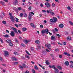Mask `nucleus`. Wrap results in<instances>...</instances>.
Wrapping results in <instances>:
<instances>
[{
    "label": "nucleus",
    "mask_w": 73,
    "mask_h": 73,
    "mask_svg": "<svg viewBox=\"0 0 73 73\" xmlns=\"http://www.w3.org/2000/svg\"><path fill=\"white\" fill-rule=\"evenodd\" d=\"M6 42L9 44V43H10L11 42V40H6Z\"/></svg>",
    "instance_id": "20"
},
{
    "label": "nucleus",
    "mask_w": 73,
    "mask_h": 73,
    "mask_svg": "<svg viewBox=\"0 0 73 73\" xmlns=\"http://www.w3.org/2000/svg\"><path fill=\"white\" fill-rule=\"evenodd\" d=\"M0 41L1 42H2V43H3V40H2V39L0 38Z\"/></svg>",
    "instance_id": "50"
},
{
    "label": "nucleus",
    "mask_w": 73,
    "mask_h": 73,
    "mask_svg": "<svg viewBox=\"0 0 73 73\" xmlns=\"http://www.w3.org/2000/svg\"><path fill=\"white\" fill-rule=\"evenodd\" d=\"M19 67L20 68H21V69H24V67H23V66H21V65H19Z\"/></svg>",
    "instance_id": "17"
},
{
    "label": "nucleus",
    "mask_w": 73,
    "mask_h": 73,
    "mask_svg": "<svg viewBox=\"0 0 73 73\" xmlns=\"http://www.w3.org/2000/svg\"><path fill=\"white\" fill-rule=\"evenodd\" d=\"M2 23H3V24H6V21H3L2 22Z\"/></svg>",
    "instance_id": "47"
},
{
    "label": "nucleus",
    "mask_w": 73,
    "mask_h": 73,
    "mask_svg": "<svg viewBox=\"0 0 73 73\" xmlns=\"http://www.w3.org/2000/svg\"><path fill=\"white\" fill-rule=\"evenodd\" d=\"M40 27L41 28H42L44 27V26L42 25H40Z\"/></svg>",
    "instance_id": "46"
},
{
    "label": "nucleus",
    "mask_w": 73,
    "mask_h": 73,
    "mask_svg": "<svg viewBox=\"0 0 73 73\" xmlns=\"http://www.w3.org/2000/svg\"><path fill=\"white\" fill-rule=\"evenodd\" d=\"M45 5H46V7L47 8H49V7H50V3L48 2H46L45 3Z\"/></svg>",
    "instance_id": "4"
},
{
    "label": "nucleus",
    "mask_w": 73,
    "mask_h": 73,
    "mask_svg": "<svg viewBox=\"0 0 73 73\" xmlns=\"http://www.w3.org/2000/svg\"><path fill=\"white\" fill-rule=\"evenodd\" d=\"M50 56L51 57H53V54H50Z\"/></svg>",
    "instance_id": "64"
},
{
    "label": "nucleus",
    "mask_w": 73,
    "mask_h": 73,
    "mask_svg": "<svg viewBox=\"0 0 73 73\" xmlns=\"http://www.w3.org/2000/svg\"><path fill=\"white\" fill-rule=\"evenodd\" d=\"M52 68H53V69H54V70L55 69H56V66H55L53 65H52Z\"/></svg>",
    "instance_id": "35"
},
{
    "label": "nucleus",
    "mask_w": 73,
    "mask_h": 73,
    "mask_svg": "<svg viewBox=\"0 0 73 73\" xmlns=\"http://www.w3.org/2000/svg\"><path fill=\"white\" fill-rule=\"evenodd\" d=\"M34 68L35 70H38V68L37 66L36 65L35 66Z\"/></svg>",
    "instance_id": "14"
},
{
    "label": "nucleus",
    "mask_w": 73,
    "mask_h": 73,
    "mask_svg": "<svg viewBox=\"0 0 73 73\" xmlns=\"http://www.w3.org/2000/svg\"><path fill=\"white\" fill-rule=\"evenodd\" d=\"M40 7H43V5L42 4V3H41L40 4Z\"/></svg>",
    "instance_id": "63"
},
{
    "label": "nucleus",
    "mask_w": 73,
    "mask_h": 73,
    "mask_svg": "<svg viewBox=\"0 0 73 73\" xmlns=\"http://www.w3.org/2000/svg\"><path fill=\"white\" fill-rule=\"evenodd\" d=\"M42 12H46V11H45L44 10H42Z\"/></svg>",
    "instance_id": "62"
},
{
    "label": "nucleus",
    "mask_w": 73,
    "mask_h": 73,
    "mask_svg": "<svg viewBox=\"0 0 73 73\" xmlns=\"http://www.w3.org/2000/svg\"><path fill=\"white\" fill-rule=\"evenodd\" d=\"M32 72H33V73H36V72L35 71V70L34 69H33L32 70Z\"/></svg>",
    "instance_id": "42"
},
{
    "label": "nucleus",
    "mask_w": 73,
    "mask_h": 73,
    "mask_svg": "<svg viewBox=\"0 0 73 73\" xmlns=\"http://www.w3.org/2000/svg\"><path fill=\"white\" fill-rule=\"evenodd\" d=\"M54 30L55 31H56V32H57L58 31V29L57 28H55Z\"/></svg>",
    "instance_id": "57"
},
{
    "label": "nucleus",
    "mask_w": 73,
    "mask_h": 73,
    "mask_svg": "<svg viewBox=\"0 0 73 73\" xmlns=\"http://www.w3.org/2000/svg\"><path fill=\"white\" fill-rule=\"evenodd\" d=\"M63 44L64 45H66V42H63Z\"/></svg>",
    "instance_id": "56"
},
{
    "label": "nucleus",
    "mask_w": 73,
    "mask_h": 73,
    "mask_svg": "<svg viewBox=\"0 0 73 73\" xmlns=\"http://www.w3.org/2000/svg\"><path fill=\"white\" fill-rule=\"evenodd\" d=\"M14 54H16V55H18L19 54L18 53L16 52H14Z\"/></svg>",
    "instance_id": "39"
},
{
    "label": "nucleus",
    "mask_w": 73,
    "mask_h": 73,
    "mask_svg": "<svg viewBox=\"0 0 73 73\" xmlns=\"http://www.w3.org/2000/svg\"><path fill=\"white\" fill-rule=\"evenodd\" d=\"M15 19H16L15 20V21L16 23H17L19 21V19H18V18L15 17Z\"/></svg>",
    "instance_id": "27"
},
{
    "label": "nucleus",
    "mask_w": 73,
    "mask_h": 73,
    "mask_svg": "<svg viewBox=\"0 0 73 73\" xmlns=\"http://www.w3.org/2000/svg\"><path fill=\"white\" fill-rule=\"evenodd\" d=\"M12 29L13 30V31H15V32H16V31H17V30H16V29L15 28L13 27Z\"/></svg>",
    "instance_id": "31"
},
{
    "label": "nucleus",
    "mask_w": 73,
    "mask_h": 73,
    "mask_svg": "<svg viewBox=\"0 0 73 73\" xmlns=\"http://www.w3.org/2000/svg\"><path fill=\"white\" fill-rule=\"evenodd\" d=\"M23 15L25 17H27V16H28V15H27V14L25 13H24Z\"/></svg>",
    "instance_id": "21"
},
{
    "label": "nucleus",
    "mask_w": 73,
    "mask_h": 73,
    "mask_svg": "<svg viewBox=\"0 0 73 73\" xmlns=\"http://www.w3.org/2000/svg\"><path fill=\"white\" fill-rule=\"evenodd\" d=\"M67 40H69L70 41V40H71V38L70 37L68 36L67 37Z\"/></svg>",
    "instance_id": "25"
},
{
    "label": "nucleus",
    "mask_w": 73,
    "mask_h": 73,
    "mask_svg": "<svg viewBox=\"0 0 73 73\" xmlns=\"http://www.w3.org/2000/svg\"><path fill=\"white\" fill-rule=\"evenodd\" d=\"M15 26L17 27V28H18L19 27V26L17 24H15Z\"/></svg>",
    "instance_id": "49"
},
{
    "label": "nucleus",
    "mask_w": 73,
    "mask_h": 73,
    "mask_svg": "<svg viewBox=\"0 0 73 73\" xmlns=\"http://www.w3.org/2000/svg\"><path fill=\"white\" fill-rule=\"evenodd\" d=\"M31 62L32 64H35V62H34L32 61H31Z\"/></svg>",
    "instance_id": "60"
},
{
    "label": "nucleus",
    "mask_w": 73,
    "mask_h": 73,
    "mask_svg": "<svg viewBox=\"0 0 73 73\" xmlns=\"http://www.w3.org/2000/svg\"><path fill=\"white\" fill-rule=\"evenodd\" d=\"M59 56L60 58H62V55H59Z\"/></svg>",
    "instance_id": "59"
},
{
    "label": "nucleus",
    "mask_w": 73,
    "mask_h": 73,
    "mask_svg": "<svg viewBox=\"0 0 73 73\" xmlns=\"http://www.w3.org/2000/svg\"><path fill=\"white\" fill-rule=\"evenodd\" d=\"M67 9H68V10H71V9L70 8V7H67Z\"/></svg>",
    "instance_id": "51"
},
{
    "label": "nucleus",
    "mask_w": 73,
    "mask_h": 73,
    "mask_svg": "<svg viewBox=\"0 0 73 73\" xmlns=\"http://www.w3.org/2000/svg\"><path fill=\"white\" fill-rule=\"evenodd\" d=\"M0 3H1V4H3V5H4V2H3L1 1Z\"/></svg>",
    "instance_id": "53"
},
{
    "label": "nucleus",
    "mask_w": 73,
    "mask_h": 73,
    "mask_svg": "<svg viewBox=\"0 0 73 73\" xmlns=\"http://www.w3.org/2000/svg\"><path fill=\"white\" fill-rule=\"evenodd\" d=\"M41 33L42 34H44V33H47L48 34L49 33V30L48 29H46L45 30H43L41 31Z\"/></svg>",
    "instance_id": "1"
},
{
    "label": "nucleus",
    "mask_w": 73,
    "mask_h": 73,
    "mask_svg": "<svg viewBox=\"0 0 73 73\" xmlns=\"http://www.w3.org/2000/svg\"><path fill=\"white\" fill-rule=\"evenodd\" d=\"M20 17H23V14L22 13H21L20 14Z\"/></svg>",
    "instance_id": "48"
},
{
    "label": "nucleus",
    "mask_w": 73,
    "mask_h": 73,
    "mask_svg": "<svg viewBox=\"0 0 73 73\" xmlns=\"http://www.w3.org/2000/svg\"><path fill=\"white\" fill-rule=\"evenodd\" d=\"M9 45L10 46H12L13 45V44H12L11 42L10 43H9Z\"/></svg>",
    "instance_id": "38"
},
{
    "label": "nucleus",
    "mask_w": 73,
    "mask_h": 73,
    "mask_svg": "<svg viewBox=\"0 0 73 73\" xmlns=\"http://www.w3.org/2000/svg\"><path fill=\"white\" fill-rule=\"evenodd\" d=\"M59 27L60 28H63L64 27V25L63 24H61L59 25Z\"/></svg>",
    "instance_id": "16"
},
{
    "label": "nucleus",
    "mask_w": 73,
    "mask_h": 73,
    "mask_svg": "<svg viewBox=\"0 0 73 73\" xmlns=\"http://www.w3.org/2000/svg\"><path fill=\"white\" fill-rule=\"evenodd\" d=\"M46 65H50V63L49 62V61L48 60H46Z\"/></svg>",
    "instance_id": "12"
},
{
    "label": "nucleus",
    "mask_w": 73,
    "mask_h": 73,
    "mask_svg": "<svg viewBox=\"0 0 73 73\" xmlns=\"http://www.w3.org/2000/svg\"><path fill=\"white\" fill-rule=\"evenodd\" d=\"M9 15L10 16V18L11 17H13V16H12V13H9Z\"/></svg>",
    "instance_id": "34"
},
{
    "label": "nucleus",
    "mask_w": 73,
    "mask_h": 73,
    "mask_svg": "<svg viewBox=\"0 0 73 73\" xmlns=\"http://www.w3.org/2000/svg\"><path fill=\"white\" fill-rule=\"evenodd\" d=\"M55 51L56 52H58L59 50H58V49H56Z\"/></svg>",
    "instance_id": "55"
},
{
    "label": "nucleus",
    "mask_w": 73,
    "mask_h": 73,
    "mask_svg": "<svg viewBox=\"0 0 73 73\" xmlns=\"http://www.w3.org/2000/svg\"><path fill=\"white\" fill-rule=\"evenodd\" d=\"M10 19H11V21H12V22H13V23H14V22H15V19L13 17H11Z\"/></svg>",
    "instance_id": "8"
},
{
    "label": "nucleus",
    "mask_w": 73,
    "mask_h": 73,
    "mask_svg": "<svg viewBox=\"0 0 73 73\" xmlns=\"http://www.w3.org/2000/svg\"><path fill=\"white\" fill-rule=\"evenodd\" d=\"M12 60H15V61H17V59L14 57H12Z\"/></svg>",
    "instance_id": "24"
},
{
    "label": "nucleus",
    "mask_w": 73,
    "mask_h": 73,
    "mask_svg": "<svg viewBox=\"0 0 73 73\" xmlns=\"http://www.w3.org/2000/svg\"><path fill=\"white\" fill-rule=\"evenodd\" d=\"M38 47L39 49H41V47H40V46H38Z\"/></svg>",
    "instance_id": "61"
},
{
    "label": "nucleus",
    "mask_w": 73,
    "mask_h": 73,
    "mask_svg": "<svg viewBox=\"0 0 73 73\" xmlns=\"http://www.w3.org/2000/svg\"><path fill=\"white\" fill-rule=\"evenodd\" d=\"M64 54H65V55H66L67 56H70V54H69V53H68L66 52H64Z\"/></svg>",
    "instance_id": "11"
},
{
    "label": "nucleus",
    "mask_w": 73,
    "mask_h": 73,
    "mask_svg": "<svg viewBox=\"0 0 73 73\" xmlns=\"http://www.w3.org/2000/svg\"><path fill=\"white\" fill-rule=\"evenodd\" d=\"M56 36H58V37H60V35H59V34H56Z\"/></svg>",
    "instance_id": "58"
},
{
    "label": "nucleus",
    "mask_w": 73,
    "mask_h": 73,
    "mask_svg": "<svg viewBox=\"0 0 73 73\" xmlns=\"http://www.w3.org/2000/svg\"><path fill=\"white\" fill-rule=\"evenodd\" d=\"M56 6V4L54 3H52V7H54Z\"/></svg>",
    "instance_id": "33"
},
{
    "label": "nucleus",
    "mask_w": 73,
    "mask_h": 73,
    "mask_svg": "<svg viewBox=\"0 0 73 73\" xmlns=\"http://www.w3.org/2000/svg\"><path fill=\"white\" fill-rule=\"evenodd\" d=\"M22 9L21 7H18V10L19 11H21Z\"/></svg>",
    "instance_id": "41"
},
{
    "label": "nucleus",
    "mask_w": 73,
    "mask_h": 73,
    "mask_svg": "<svg viewBox=\"0 0 73 73\" xmlns=\"http://www.w3.org/2000/svg\"><path fill=\"white\" fill-rule=\"evenodd\" d=\"M65 65H67V66L69 65V62H68V61H66L65 62Z\"/></svg>",
    "instance_id": "15"
},
{
    "label": "nucleus",
    "mask_w": 73,
    "mask_h": 73,
    "mask_svg": "<svg viewBox=\"0 0 73 73\" xmlns=\"http://www.w3.org/2000/svg\"><path fill=\"white\" fill-rule=\"evenodd\" d=\"M3 36L5 38L8 37H9V35H8L6 34V35H4Z\"/></svg>",
    "instance_id": "23"
},
{
    "label": "nucleus",
    "mask_w": 73,
    "mask_h": 73,
    "mask_svg": "<svg viewBox=\"0 0 73 73\" xmlns=\"http://www.w3.org/2000/svg\"><path fill=\"white\" fill-rule=\"evenodd\" d=\"M22 66H23V68H26V66H27L26 65H25V64H23Z\"/></svg>",
    "instance_id": "29"
},
{
    "label": "nucleus",
    "mask_w": 73,
    "mask_h": 73,
    "mask_svg": "<svg viewBox=\"0 0 73 73\" xmlns=\"http://www.w3.org/2000/svg\"><path fill=\"white\" fill-rule=\"evenodd\" d=\"M4 55L5 56H7L8 55H9V53L7 51H5L4 52Z\"/></svg>",
    "instance_id": "5"
},
{
    "label": "nucleus",
    "mask_w": 73,
    "mask_h": 73,
    "mask_svg": "<svg viewBox=\"0 0 73 73\" xmlns=\"http://www.w3.org/2000/svg\"><path fill=\"white\" fill-rule=\"evenodd\" d=\"M21 45L23 47H25V45H24V44L23 43L21 44Z\"/></svg>",
    "instance_id": "45"
},
{
    "label": "nucleus",
    "mask_w": 73,
    "mask_h": 73,
    "mask_svg": "<svg viewBox=\"0 0 73 73\" xmlns=\"http://www.w3.org/2000/svg\"><path fill=\"white\" fill-rule=\"evenodd\" d=\"M53 20L54 21V23H56L57 21V18L54 17H53Z\"/></svg>",
    "instance_id": "9"
},
{
    "label": "nucleus",
    "mask_w": 73,
    "mask_h": 73,
    "mask_svg": "<svg viewBox=\"0 0 73 73\" xmlns=\"http://www.w3.org/2000/svg\"><path fill=\"white\" fill-rule=\"evenodd\" d=\"M18 64H19V63H18V62H14L13 63V64L14 65H17Z\"/></svg>",
    "instance_id": "37"
},
{
    "label": "nucleus",
    "mask_w": 73,
    "mask_h": 73,
    "mask_svg": "<svg viewBox=\"0 0 73 73\" xmlns=\"http://www.w3.org/2000/svg\"><path fill=\"white\" fill-rule=\"evenodd\" d=\"M29 42H31V40H25V44H27Z\"/></svg>",
    "instance_id": "10"
},
{
    "label": "nucleus",
    "mask_w": 73,
    "mask_h": 73,
    "mask_svg": "<svg viewBox=\"0 0 73 73\" xmlns=\"http://www.w3.org/2000/svg\"><path fill=\"white\" fill-rule=\"evenodd\" d=\"M51 15H52L53 16L54 15V13H53V12L50 14Z\"/></svg>",
    "instance_id": "52"
},
{
    "label": "nucleus",
    "mask_w": 73,
    "mask_h": 73,
    "mask_svg": "<svg viewBox=\"0 0 73 73\" xmlns=\"http://www.w3.org/2000/svg\"><path fill=\"white\" fill-rule=\"evenodd\" d=\"M57 68H58L59 70H61V69H62V68L60 66H57Z\"/></svg>",
    "instance_id": "19"
},
{
    "label": "nucleus",
    "mask_w": 73,
    "mask_h": 73,
    "mask_svg": "<svg viewBox=\"0 0 73 73\" xmlns=\"http://www.w3.org/2000/svg\"><path fill=\"white\" fill-rule=\"evenodd\" d=\"M69 23H70V25H73V23L72 21H69Z\"/></svg>",
    "instance_id": "30"
},
{
    "label": "nucleus",
    "mask_w": 73,
    "mask_h": 73,
    "mask_svg": "<svg viewBox=\"0 0 73 73\" xmlns=\"http://www.w3.org/2000/svg\"><path fill=\"white\" fill-rule=\"evenodd\" d=\"M10 35L12 37L15 36V33L13 31H11L10 33Z\"/></svg>",
    "instance_id": "6"
},
{
    "label": "nucleus",
    "mask_w": 73,
    "mask_h": 73,
    "mask_svg": "<svg viewBox=\"0 0 73 73\" xmlns=\"http://www.w3.org/2000/svg\"><path fill=\"white\" fill-rule=\"evenodd\" d=\"M50 22H52V23H54V21H53V19H51L50 20Z\"/></svg>",
    "instance_id": "36"
},
{
    "label": "nucleus",
    "mask_w": 73,
    "mask_h": 73,
    "mask_svg": "<svg viewBox=\"0 0 73 73\" xmlns=\"http://www.w3.org/2000/svg\"><path fill=\"white\" fill-rule=\"evenodd\" d=\"M55 72L56 73H58V70L57 68H55Z\"/></svg>",
    "instance_id": "13"
},
{
    "label": "nucleus",
    "mask_w": 73,
    "mask_h": 73,
    "mask_svg": "<svg viewBox=\"0 0 73 73\" xmlns=\"http://www.w3.org/2000/svg\"><path fill=\"white\" fill-rule=\"evenodd\" d=\"M35 42L36 44H40V41L38 40H37L35 41Z\"/></svg>",
    "instance_id": "18"
},
{
    "label": "nucleus",
    "mask_w": 73,
    "mask_h": 73,
    "mask_svg": "<svg viewBox=\"0 0 73 73\" xmlns=\"http://www.w3.org/2000/svg\"><path fill=\"white\" fill-rule=\"evenodd\" d=\"M51 39L52 40H56V37L53 36H52L51 37Z\"/></svg>",
    "instance_id": "7"
},
{
    "label": "nucleus",
    "mask_w": 73,
    "mask_h": 73,
    "mask_svg": "<svg viewBox=\"0 0 73 73\" xmlns=\"http://www.w3.org/2000/svg\"><path fill=\"white\" fill-rule=\"evenodd\" d=\"M15 1H14V2L13 4H15V5H16V4H17V0H15Z\"/></svg>",
    "instance_id": "22"
},
{
    "label": "nucleus",
    "mask_w": 73,
    "mask_h": 73,
    "mask_svg": "<svg viewBox=\"0 0 73 73\" xmlns=\"http://www.w3.org/2000/svg\"><path fill=\"white\" fill-rule=\"evenodd\" d=\"M32 15H35V14H34V13H33V12L30 13L29 16V21H31V20H32L31 17H32V16H33Z\"/></svg>",
    "instance_id": "2"
},
{
    "label": "nucleus",
    "mask_w": 73,
    "mask_h": 73,
    "mask_svg": "<svg viewBox=\"0 0 73 73\" xmlns=\"http://www.w3.org/2000/svg\"><path fill=\"white\" fill-rule=\"evenodd\" d=\"M25 52H26V53H27V54H29V55H30V56H31V54L29 53V52H28L26 50Z\"/></svg>",
    "instance_id": "40"
},
{
    "label": "nucleus",
    "mask_w": 73,
    "mask_h": 73,
    "mask_svg": "<svg viewBox=\"0 0 73 73\" xmlns=\"http://www.w3.org/2000/svg\"><path fill=\"white\" fill-rule=\"evenodd\" d=\"M23 31H26L27 30V29L26 28H23L22 29Z\"/></svg>",
    "instance_id": "26"
},
{
    "label": "nucleus",
    "mask_w": 73,
    "mask_h": 73,
    "mask_svg": "<svg viewBox=\"0 0 73 73\" xmlns=\"http://www.w3.org/2000/svg\"><path fill=\"white\" fill-rule=\"evenodd\" d=\"M26 57L27 58H28V59H29L30 58V57H29V56H28V55H26Z\"/></svg>",
    "instance_id": "32"
},
{
    "label": "nucleus",
    "mask_w": 73,
    "mask_h": 73,
    "mask_svg": "<svg viewBox=\"0 0 73 73\" xmlns=\"http://www.w3.org/2000/svg\"><path fill=\"white\" fill-rule=\"evenodd\" d=\"M70 68H73V64H71L70 65Z\"/></svg>",
    "instance_id": "43"
},
{
    "label": "nucleus",
    "mask_w": 73,
    "mask_h": 73,
    "mask_svg": "<svg viewBox=\"0 0 73 73\" xmlns=\"http://www.w3.org/2000/svg\"><path fill=\"white\" fill-rule=\"evenodd\" d=\"M30 25L31 26V27H35V25L33 23H31L30 24Z\"/></svg>",
    "instance_id": "28"
},
{
    "label": "nucleus",
    "mask_w": 73,
    "mask_h": 73,
    "mask_svg": "<svg viewBox=\"0 0 73 73\" xmlns=\"http://www.w3.org/2000/svg\"><path fill=\"white\" fill-rule=\"evenodd\" d=\"M31 49L32 50V51H33V50L34 49V48L33 47H31Z\"/></svg>",
    "instance_id": "54"
},
{
    "label": "nucleus",
    "mask_w": 73,
    "mask_h": 73,
    "mask_svg": "<svg viewBox=\"0 0 73 73\" xmlns=\"http://www.w3.org/2000/svg\"><path fill=\"white\" fill-rule=\"evenodd\" d=\"M52 12V10H49V13H51Z\"/></svg>",
    "instance_id": "44"
},
{
    "label": "nucleus",
    "mask_w": 73,
    "mask_h": 73,
    "mask_svg": "<svg viewBox=\"0 0 73 73\" xmlns=\"http://www.w3.org/2000/svg\"><path fill=\"white\" fill-rule=\"evenodd\" d=\"M45 46L46 47H48V48L50 50H52V49L50 48V47L51 46L50 44H46Z\"/></svg>",
    "instance_id": "3"
}]
</instances>
